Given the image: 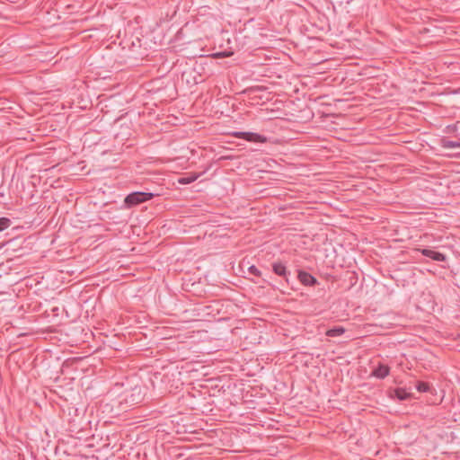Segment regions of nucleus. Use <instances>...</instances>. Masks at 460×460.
<instances>
[{"label":"nucleus","instance_id":"1","mask_svg":"<svg viewBox=\"0 0 460 460\" xmlns=\"http://www.w3.org/2000/svg\"><path fill=\"white\" fill-rule=\"evenodd\" d=\"M154 197L153 193L136 191L128 194L125 199L124 203L126 207L131 208L140 203L150 200Z\"/></svg>","mask_w":460,"mask_h":460},{"label":"nucleus","instance_id":"2","mask_svg":"<svg viewBox=\"0 0 460 460\" xmlns=\"http://www.w3.org/2000/svg\"><path fill=\"white\" fill-rule=\"evenodd\" d=\"M233 137L236 138H242L248 142L253 143H266L267 137L265 136L260 135L254 132H243V131H234L231 134Z\"/></svg>","mask_w":460,"mask_h":460},{"label":"nucleus","instance_id":"3","mask_svg":"<svg viewBox=\"0 0 460 460\" xmlns=\"http://www.w3.org/2000/svg\"><path fill=\"white\" fill-rule=\"evenodd\" d=\"M419 251L421 252L422 255L429 257V258L432 259L433 261H446V255L441 252H436V251H433L430 249H421Z\"/></svg>","mask_w":460,"mask_h":460},{"label":"nucleus","instance_id":"4","mask_svg":"<svg viewBox=\"0 0 460 460\" xmlns=\"http://www.w3.org/2000/svg\"><path fill=\"white\" fill-rule=\"evenodd\" d=\"M272 270L276 275L283 277L287 281H288V276L290 273L287 270V267L281 261L273 262Z\"/></svg>","mask_w":460,"mask_h":460},{"label":"nucleus","instance_id":"5","mask_svg":"<svg viewBox=\"0 0 460 460\" xmlns=\"http://www.w3.org/2000/svg\"><path fill=\"white\" fill-rule=\"evenodd\" d=\"M298 279L303 285L310 287L315 285L317 282L316 279L313 275L303 270L299 271Z\"/></svg>","mask_w":460,"mask_h":460},{"label":"nucleus","instance_id":"6","mask_svg":"<svg viewBox=\"0 0 460 460\" xmlns=\"http://www.w3.org/2000/svg\"><path fill=\"white\" fill-rule=\"evenodd\" d=\"M390 373V367L387 365L379 364L372 372V376L379 378L384 379Z\"/></svg>","mask_w":460,"mask_h":460},{"label":"nucleus","instance_id":"7","mask_svg":"<svg viewBox=\"0 0 460 460\" xmlns=\"http://www.w3.org/2000/svg\"><path fill=\"white\" fill-rule=\"evenodd\" d=\"M345 332V329L341 326L334 327L332 329H329L326 332V335L329 337H338L342 335Z\"/></svg>","mask_w":460,"mask_h":460},{"label":"nucleus","instance_id":"8","mask_svg":"<svg viewBox=\"0 0 460 460\" xmlns=\"http://www.w3.org/2000/svg\"><path fill=\"white\" fill-rule=\"evenodd\" d=\"M198 177H199V174L191 173L189 176L179 178L178 182L180 184H189V183L195 181L198 179Z\"/></svg>","mask_w":460,"mask_h":460},{"label":"nucleus","instance_id":"9","mask_svg":"<svg viewBox=\"0 0 460 460\" xmlns=\"http://www.w3.org/2000/svg\"><path fill=\"white\" fill-rule=\"evenodd\" d=\"M441 146L444 148H457V147H460V142L452 141V140L444 138L441 140Z\"/></svg>","mask_w":460,"mask_h":460},{"label":"nucleus","instance_id":"10","mask_svg":"<svg viewBox=\"0 0 460 460\" xmlns=\"http://www.w3.org/2000/svg\"><path fill=\"white\" fill-rule=\"evenodd\" d=\"M394 393L395 396L401 401L406 400L411 397L410 393H408L405 389L402 388L395 389Z\"/></svg>","mask_w":460,"mask_h":460},{"label":"nucleus","instance_id":"11","mask_svg":"<svg viewBox=\"0 0 460 460\" xmlns=\"http://www.w3.org/2000/svg\"><path fill=\"white\" fill-rule=\"evenodd\" d=\"M416 389L420 392V393H427V392H429L430 391V385L429 383H426V382H422V381H419L417 382L416 384Z\"/></svg>","mask_w":460,"mask_h":460},{"label":"nucleus","instance_id":"12","mask_svg":"<svg viewBox=\"0 0 460 460\" xmlns=\"http://www.w3.org/2000/svg\"><path fill=\"white\" fill-rule=\"evenodd\" d=\"M11 225V220L7 217L0 218V232L9 227Z\"/></svg>","mask_w":460,"mask_h":460},{"label":"nucleus","instance_id":"13","mask_svg":"<svg viewBox=\"0 0 460 460\" xmlns=\"http://www.w3.org/2000/svg\"><path fill=\"white\" fill-rule=\"evenodd\" d=\"M248 271L254 276H257V277L261 276V271L254 265L250 266L248 269Z\"/></svg>","mask_w":460,"mask_h":460},{"label":"nucleus","instance_id":"14","mask_svg":"<svg viewBox=\"0 0 460 460\" xmlns=\"http://www.w3.org/2000/svg\"><path fill=\"white\" fill-rule=\"evenodd\" d=\"M230 55H232V52L223 51V52H218V53L214 54V57L215 58H225V57H229Z\"/></svg>","mask_w":460,"mask_h":460}]
</instances>
